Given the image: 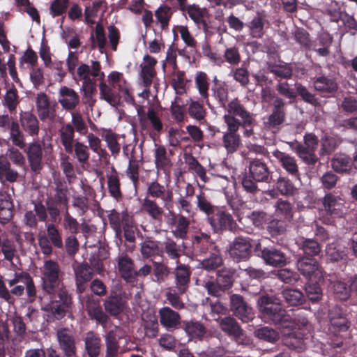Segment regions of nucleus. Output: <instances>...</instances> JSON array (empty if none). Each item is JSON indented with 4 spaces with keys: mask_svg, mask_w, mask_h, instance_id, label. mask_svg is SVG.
Instances as JSON below:
<instances>
[{
    "mask_svg": "<svg viewBox=\"0 0 357 357\" xmlns=\"http://www.w3.org/2000/svg\"><path fill=\"white\" fill-rule=\"evenodd\" d=\"M55 223L56 222H50L45 225L47 231L46 236L50 240L54 248L62 249L63 248L62 233Z\"/></svg>",
    "mask_w": 357,
    "mask_h": 357,
    "instance_id": "obj_54",
    "label": "nucleus"
},
{
    "mask_svg": "<svg viewBox=\"0 0 357 357\" xmlns=\"http://www.w3.org/2000/svg\"><path fill=\"white\" fill-rule=\"evenodd\" d=\"M59 348L66 357L75 356L77 352L75 340L72 333L66 328H61L56 332Z\"/></svg>",
    "mask_w": 357,
    "mask_h": 357,
    "instance_id": "obj_20",
    "label": "nucleus"
},
{
    "mask_svg": "<svg viewBox=\"0 0 357 357\" xmlns=\"http://www.w3.org/2000/svg\"><path fill=\"white\" fill-rule=\"evenodd\" d=\"M36 106L38 117L41 121L54 119L56 116L54 105H51L46 93L42 92L37 95Z\"/></svg>",
    "mask_w": 357,
    "mask_h": 357,
    "instance_id": "obj_24",
    "label": "nucleus"
},
{
    "mask_svg": "<svg viewBox=\"0 0 357 357\" xmlns=\"http://www.w3.org/2000/svg\"><path fill=\"white\" fill-rule=\"evenodd\" d=\"M296 267L307 281H322L324 279L321 267L314 258L301 257L296 261Z\"/></svg>",
    "mask_w": 357,
    "mask_h": 357,
    "instance_id": "obj_12",
    "label": "nucleus"
},
{
    "mask_svg": "<svg viewBox=\"0 0 357 357\" xmlns=\"http://www.w3.org/2000/svg\"><path fill=\"white\" fill-rule=\"evenodd\" d=\"M119 272L126 281L129 282L133 279L135 264L132 259L127 255H122L117 258Z\"/></svg>",
    "mask_w": 357,
    "mask_h": 357,
    "instance_id": "obj_36",
    "label": "nucleus"
},
{
    "mask_svg": "<svg viewBox=\"0 0 357 357\" xmlns=\"http://www.w3.org/2000/svg\"><path fill=\"white\" fill-rule=\"evenodd\" d=\"M193 252L196 255H202L208 252H211L218 248L212 241L210 235L201 232L195 235L192 238Z\"/></svg>",
    "mask_w": 357,
    "mask_h": 357,
    "instance_id": "obj_25",
    "label": "nucleus"
},
{
    "mask_svg": "<svg viewBox=\"0 0 357 357\" xmlns=\"http://www.w3.org/2000/svg\"><path fill=\"white\" fill-rule=\"evenodd\" d=\"M331 167L337 173H344L350 170L353 165L352 159L344 153H336L332 158Z\"/></svg>",
    "mask_w": 357,
    "mask_h": 357,
    "instance_id": "obj_46",
    "label": "nucleus"
},
{
    "mask_svg": "<svg viewBox=\"0 0 357 357\" xmlns=\"http://www.w3.org/2000/svg\"><path fill=\"white\" fill-rule=\"evenodd\" d=\"M258 308L267 321L284 328L291 326V316L277 302L274 296L264 295L258 300Z\"/></svg>",
    "mask_w": 357,
    "mask_h": 357,
    "instance_id": "obj_4",
    "label": "nucleus"
},
{
    "mask_svg": "<svg viewBox=\"0 0 357 357\" xmlns=\"http://www.w3.org/2000/svg\"><path fill=\"white\" fill-rule=\"evenodd\" d=\"M323 211L326 215L333 218L340 217L343 213V203L340 195H335L331 192L325 194L321 199Z\"/></svg>",
    "mask_w": 357,
    "mask_h": 357,
    "instance_id": "obj_19",
    "label": "nucleus"
},
{
    "mask_svg": "<svg viewBox=\"0 0 357 357\" xmlns=\"http://www.w3.org/2000/svg\"><path fill=\"white\" fill-rule=\"evenodd\" d=\"M158 314L160 324L168 331H173L181 327V315L169 307H163L160 309Z\"/></svg>",
    "mask_w": 357,
    "mask_h": 357,
    "instance_id": "obj_22",
    "label": "nucleus"
},
{
    "mask_svg": "<svg viewBox=\"0 0 357 357\" xmlns=\"http://www.w3.org/2000/svg\"><path fill=\"white\" fill-rule=\"evenodd\" d=\"M277 190L284 196H292L296 188L292 181L285 176H280L275 183Z\"/></svg>",
    "mask_w": 357,
    "mask_h": 357,
    "instance_id": "obj_64",
    "label": "nucleus"
},
{
    "mask_svg": "<svg viewBox=\"0 0 357 357\" xmlns=\"http://www.w3.org/2000/svg\"><path fill=\"white\" fill-rule=\"evenodd\" d=\"M252 245L248 237H236L230 245L229 253L234 261H246L251 255Z\"/></svg>",
    "mask_w": 357,
    "mask_h": 357,
    "instance_id": "obj_15",
    "label": "nucleus"
},
{
    "mask_svg": "<svg viewBox=\"0 0 357 357\" xmlns=\"http://www.w3.org/2000/svg\"><path fill=\"white\" fill-rule=\"evenodd\" d=\"M266 22V15L262 13L257 12L248 25L253 38H261L264 36V28Z\"/></svg>",
    "mask_w": 357,
    "mask_h": 357,
    "instance_id": "obj_48",
    "label": "nucleus"
},
{
    "mask_svg": "<svg viewBox=\"0 0 357 357\" xmlns=\"http://www.w3.org/2000/svg\"><path fill=\"white\" fill-rule=\"evenodd\" d=\"M10 129V139L13 144L23 149L26 146L24 142V136L22 131L20 130V125L17 121H10L9 127Z\"/></svg>",
    "mask_w": 357,
    "mask_h": 357,
    "instance_id": "obj_57",
    "label": "nucleus"
},
{
    "mask_svg": "<svg viewBox=\"0 0 357 357\" xmlns=\"http://www.w3.org/2000/svg\"><path fill=\"white\" fill-rule=\"evenodd\" d=\"M191 274L189 266L177 264L173 271L174 286L172 288L176 289L180 294H185L190 287Z\"/></svg>",
    "mask_w": 357,
    "mask_h": 357,
    "instance_id": "obj_18",
    "label": "nucleus"
},
{
    "mask_svg": "<svg viewBox=\"0 0 357 357\" xmlns=\"http://www.w3.org/2000/svg\"><path fill=\"white\" fill-rule=\"evenodd\" d=\"M172 14L171 8L165 4L160 5L155 11V17L162 30L168 28Z\"/></svg>",
    "mask_w": 357,
    "mask_h": 357,
    "instance_id": "obj_58",
    "label": "nucleus"
},
{
    "mask_svg": "<svg viewBox=\"0 0 357 357\" xmlns=\"http://www.w3.org/2000/svg\"><path fill=\"white\" fill-rule=\"evenodd\" d=\"M31 203L33 205V210L26 211L24 215V222L27 227L36 229L38 222H46L48 216L50 222H57L61 220L60 208L47 198L45 204L40 200H33Z\"/></svg>",
    "mask_w": 357,
    "mask_h": 357,
    "instance_id": "obj_2",
    "label": "nucleus"
},
{
    "mask_svg": "<svg viewBox=\"0 0 357 357\" xmlns=\"http://www.w3.org/2000/svg\"><path fill=\"white\" fill-rule=\"evenodd\" d=\"M40 288L43 294H54L61 290H68L64 285V273L59 264L53 260H45L41 268Z\"/></svg>",
    "mask_w": 357,
    "mask_h": 357,
    "instance_id": "obj_3",
    "label": "nucleus"
},
{
    "mask_svg": "<svg viewBox=\"0 0 357 357\" xmlns=\"http://www.w3.org/2000/svg\"><path fill=\"white\" fill-rule=\"evenodd\" d=\"M50 298V303L45 307L50 319L60 320L63 319L71 308L73 298L68 290H61L54 294H44Z\"/></svg>",
    "mask_w": 357,
    "mask_h": 357,
    "instance_id": "obj_6",
    "label": "nucleus"
},
{
    "mask_svg": "<svg viewBox=\"0 0 357 357\" xmlns=\"http://www.w3.org/2000/svg\"><path fill=\"white\" fill-rule=\"evenodd\" d=\"M87 311L91 319L105 328L109 320L108 315L103 311L99 301H88L86 302Z\"/></svg>",
    "mask_w": 357,
    "mask_h": 357,
    "instance_id": "obj_32",
    "label": "nucleus"
},
{
    "mask_svg": "<svg viewBox=\"0 0 357 357\" xmlns=\"http://www.w3.org/2000/svg\"><path fill=\"white\" fill-rule=\"evenodd\" d=\"M154 152L155 165L158 171L166 173L172 165L170 159L167 156V151L163 146L155 144Z\"/></svg>",
    "mask_w": 357,
    "mask_h": 357,
    "instance_id": "obj_47",
    "label": "nucleus"
},
{
    "mask_svg": "<svg viewBox=\"0 0 357 357\" xmlns=\"http://www.w3.org/2000/svg\"><path fill=\"white\" fill-rule=\"evenodd\" d=\"M227 114L223 116L225 124L235 121L236 127L244 129L243 135L245 137H250L254 135V127L256 120L252 113L248 111L241 103L238 98L233 99L227 103L226 108Z\"/></svg>",
    "mask_w": 357,
    "mask_h": 357,
    "instance_id": "obj_1",
    "label": "nucleus"
},
{
    "mask_svg": "<svg viewBox=\"0 0 357 357\" xmlns=\"http://www.w3.org/2000/svg\"><path fill=\"white\" fill-rule=\"evenodd\" d=\"M318 144L319 139L314 134L306 133L304 135V144H297L295 151L305 163L314 165L318 161V158L315 154Z\"/></svg>",
    "mask_w": 357,
    "mask_h": 357,
    "instance_id": "obj_11",
    "label": "nucleus"
},
{
    "mask_svg": "<svg viewBox=\"0 0 357 357\" xmlns=\"http://www.w3.org/2000/svg\"><path fill=\"white\" fill-rule=\"evenodd\" d=\"M72 267L75 274V279L90 282L93 278V269L86 262L75 261L73 262Z\"/></svg>",
    "mask_w": 357,
    "mask_h": 357,
    "instance_id": "obj_45",
    "label": "nucleus"
},
{
    "mask_svg": "<svg viewBox=\"0 0 357 357\" xmlns=\"http://www.w3.org/2000/svg\"><path fill=\"white\" fill-rule=\"evenodd\" d=\"M162 251L170 259L174 260L176 264L180 263V257L183 254L181 246L170 238H167L165 241H164Z\"/></svg>",
    "mask_w": 357,
    "mask_h": 357,
    "instance_id": "obj_51",
    "label": "nucleus"
},
{
    "mask_svg": "<svg viewBox=\"0 0 357 357\" xmlns=\"http://www.w3.org/2000/svg\"><path fill=\"white\" fill-rule=\"evenodd\" d=\"M329 319L327 343L332 348H341L344 342L343 334L349 330L350 323L342 315L339 314L337 317L333 315V310H331L329 312Z\"/></svg>",
    "mask_w": 357,
    "mask_h": 357,
    "instance_id": "obj_8",
    "label": "nucleus"
},
{
    "mask_svg": "<svg viewBox=\"0 0 357 357\" xmlns=\"http://www.w3.org/2000/svg\"><path fill=\"white\" fill-rule=\"evenodd\" d=\"M108 220L110 227L115 232L116 237L121 238L122 233L126 240L132 243L135 241V227L134 220L127 211L119 213L115 209L110 211L108 214Z\"/></svg>",
    "mask_w": 357,
    "mask_h": 357,
    "instance_id": "obj_5",
    "label": "nucleus"
},
{
    "mask_svg": "<svg viewBox=\"0 0 357 357\" xmlns=\"http://www.w3.org/2000/svg\"><path fill=\"white\" fill-rule=\"evenodd\" d=\"M107 188L111 197L117 201L122 199L120 179L114 167H112V174L107 176Z\"/></svg>",
    "mask_w": 357,
    "mask_h": 357,
    "instance_id": "obj_49",
    "label": "nucleus"
},
{
    "mask_svg": "<svg viewBox=\"0 0 357 357\" xmlns=\"http://www.w3.org/2000/svg\"><path fill=\"white\" fill-rule=\"evenodd\" d=\"M45 143L43 141H34L29 143L23 149L29 163L31 170L35 174H39L43 167V149Z\"/></svg>",
    "mask_w": 357,
    "mask_h": 357,
    "instance_id": "obj_14",
    "label": "nucleus"
},
{
    "mask_svg": "<svg viewBox=\"0 0 357 357\" xmlns=\"http://www.w3.org/2000/svg\"><path fill=\"white\" fill-rule=\"evenodd\" d=\"M100 70V63L98 61H93L91 66L86 63H82L77 69V74L81 80L84 81L91 79L90 75L93 78L98 77L100 75L104 77V73Z\"/></svg>",
    "mask_w": 357,
    "mask_h": 357,
    "instance_id": "obj_35",
    "label": "nucleus"
},
{
    "mask_svg": "<svg viewBox=\"0 0 357 357\" xmlns=\"http://www.w3.org/2000/svg\"><path fill=\"white\" fill-rule=\"evenodd\" d=\"M182 328L191 339L202 340L206 333V329L202 323L196 320L183 321Z\"/></svg>",
    "mask_w": 357,
    "mask_h": 357,
    "instance_id": "obj_37",
    "label": "nucleus"
},
{
    "mask_svg": "<svg viewBox=\"0 0 357 357\" xmlns=\"http://www.w3.org/2000/svg\"><path fill=\"white\" fill-rule=\"evenodd\" d=\"M296 244L306 257L317 256L321 251V247L314 238L300 237L296 239Z\"/></svg>",
    "mask_w": 357,
    "mask_h": 357,
    "instance_id": "obj_33",
    "label": "nucleus"
},
{
    "mask_svg": "<svg viewBox=\"0 0 357 357\" xmlns=\"http://www.w3.org/2000/svg\"><path fill=\"white\" fill-rule=\"evenodd\" d=\"M230 122L227 126V131L223 132L222 145L226 149L227 154L237 151L241 145V139L238 133L239 128L236 127L235 121Z\"/></svg>",
    "mask_w": 357,
    "mask_h": 357,
    "instance_id": "obj_17",
    "label": "nucleus"
},
{
    "mask_svg": "<svg viewBox=\"0 0 357 357\" xmlns=\"http://www.w3.org/2000/svg\"><path fill=\"white\" fill-rule=\"evenodd\" d=\"M249 172L255 181L269 183L271 172L267 164L261 159H253L250 161Z\"/></svg>",
    "mask_w": 357,
    "mask_h": 357,
    "instance_id": "obj_26",
    "label": "nucleus"
},
{
    "mask_svg": "<svg viewBox=\"0 0 357 357\" xmlns=\"http://www.w3.org/2000/svg\"><path fill=\"white\" fill-rule=\"evenodd\" d=\"M315 91L324 96H333L338 90V84L335 77L329 75H321L313 79Z\"/></svg>",
    "mask_w": 357,
    "mask_h": 357,
    "instance_id": "obj_21",
    "label": "nucleus"
},
{
    "mask_svg": "<svg viewBox=\"0 0 357 357\" xmlns=\"http://www.w3.org/2000/svg\"><path fill=\"white\" fill-rule=\"evenodd\" d=\"M223 263V259L218 248L210 252V256L204 259L200 264L203 269L206 271H214L220 267Z\"/></svg>",
    "mask_w": 357,
    "mask_h": 357,
    "instance_id": "obj_52",
    "label": "nucleus"
},
{
    "mask_svg": "<svg viewBox=\"0 0 357 357\" xmlns=\"http://www.w3.org/2000/svg\"><path fill=\"white\" fill-rule=\"evenodd\" d=\"M58 102L68 112L73 111L79 103V96L73 89L62 86L59 91Z\"/></svg>",
    "mask_w": 357,
    "mask_h": 357,
    "instance_id": "obj_23",
    "label": "nucleus"
},
{
    "mask_svg": "<svg viewBox=\"0 0 357 357\" xmlns=\"http://www.w3.org/2000/svg\"><path fill=\"white\" fill-rule=\"evenodd\" d=\"M54 190V195L47 198L60 209L61 206L68 208V188L65 183H63L60 181H57Z\"/></svg>",
    "mask_w": 357,
    "mask_h": 357,
    "instance_id": "obj_38",
    "label": "nucleus"
},
{
    "mask_svg": "<svg viewBox=\"0 0 357 357\" xmlns=\"http://www.w3.org/2000/svg\"><path fill=\"white\" fill-rule=\"evenodd\" d=\"M195 83L199 95L208 104V89L209 79L207 74L204 72L199 71L196 74Z\"/></svg>",
    "mask_w": 357,
    "mask_h": 357,
    "instance_id": "obj_55",
    "label": "nucleus"
},
{
    "mask_svg": "<svg viewBox=\"0 0 357 357\" xmlns=\"http://www.w3.org/2000/svg\"><path fill=\"white\" fill-rule=\"evenodd\" d=\"M61 143L66 153L71 154L73 152V143L75 137V128L71 123H68L62 126L59 130Z\"/></svg>",
    "mask_w": 357,
    "mask_h": 357,
    "instance_id": "obj_39",
    "label": "nucleus"
},
{
    "mask_svg": "<svg viewBox=\"0 0 357 357\" xmlns=\"http://www.w3.org/2000/svg\"><path fill=\"white\" fill-rule=\"evenodd\" d=\"M181 103V98L176 96L170 106V113L173 119L178 123H183L185 120L186 109Z\"/></svg>",
    "mask_w": 357,
    "mask_h": 357,
    "instance_id": "obj_61",
    "label": "nucleus"
},
{
    "mask_svg": "<svg viewBox=\"0 0 357 357\" xmlns=\"http://www.w3.org/2000/svg\"><path fill=\"white\" fill-rule=\"evenodd\" d=\"M146 197L152 199H160L163 202L164 208L170 210L173 207V192L157 180L147 182L146 184Z\"/></svg>",
    "mask_w": 357,
    "mask_h": 357,
    "instance_id": "obj_13",
    "label": "nucleus"
},
{
    "mask_svg": "<svg viewBox=\"0 0 357 357\" xmlns=\"http://www.w3.org/2000/svg\"><path fill=\"white\" fill-rule=\"evenodd\" d=\"M106 351L105 357H118L120 345L119 337L117 336L116 332L110 330L104 336Z\"/></svg>",
    "mask_w": 357,
    "mask_h": 357,
    "instance_id": "obj_40",
    "label": "nucleus"
},
{
    "mask_svg": "<svg viewBox=\"0 0 357 357\" xmlns=\"http://www.w3.org/2000/svg\"><path fill=\"white\" fill-rule=\"evenodd\" d=\"M20 121L23 130L29 135L33 137L38 135L40 131L39 121L33 114L29 112L20 114Z\"/></svg>",
    "mask_w": 357,
    "mask_h": 357,
    "instance_id": "obj_29",
    "label": "nucleus"
},
{
    "mask_svg": "<svg viewBox=\"0 0 357 357\" xmlns=\"http://www.w3.org/2000/svg\"><path fill=\"white\" fill-rule=\"evenodd\" d=\"M207 222L214 233L225 231H234L237 227L233 215L224 208L218 207L212 215L206 218Z\"/></svg>",
    "mask_w": 357,
    "mask_h": 357,
    "instance_id": "obj_9",
    "label": "nucleus"
},
{
    "mask_svg": "<svg viewBox=\"0 0 357 357\" xmlns=\"http://www.w3.org/2000/svg\"><path fill=\"white\" fill-rule=\"evenodd\" d=\"M230 310L236 317L244 323L249 322L254 317L252 308L239 294H234L230 296Z\"/></svg>",
    "mask_w": 357,
    "mask_h": 357,
    "instance_id": "obj_16",
    "label": "nucleus"
},
{
    "mask_svg": "<svg viewBox=\"0 0 357 357\" xmlns=\"http://www.w3.org/2000/svg\"><path fill=\"white\" fill-rule=\"evenodd\" d=\"M187 112L190 118L200 123L206 121L207 112L203 102L198 100H191L187 108Z\"/></svg>",
    "mask_w": 357,
    "mask_h": 357,
    "instance_id": "obj_50",
    "label": "nucleus"
},
{
    "mask_svg": "<svg viewBox=\"0 0 357 357\" xmlns=\"http://www.w3.org/2000/svg\"><path fill=\"white\" fill-rule=\"evenodd\" d=\"M255 256L261 258L266 265L281 268L290 262V257L280 245H262L260 243L255 245L254 250Z\"/></svg>",
    "mask_w": 357,
    "mask_h": 357,
    "instance_id": "obj_7",
    "label": "nucleus"
},
{
    "mask_svg": "<svg viewBox=\"0 0 357 357\" xmlns=\"http://www.w3.org/2000/svg\"><path fill=\"white\" fill-rule=\"evenodd\" d=\"M292 38L303 50H311L313 41L310 33L303 27H295L291 31Z\"/></svg>",
    "mask_w": 357,
    "mask_h": 357,
    "instance_id": "obj_43",
    "label": "nucleus"
},
{
    "mask_svg": "<svg viewBox=\"0 0 357 357\" xmlns=\"http://www.w3.org/2000/svg\"><path fill=\"white\" fill-rule=\"evenodd\" d=\"M254 334L258 339L271 343L276 342L280 338V335L278 331L268 326L256 329Z\"/></svg>",
    "mask_w": 357,
    "mask_h": 357,
    "instance_id": "obj_60",
    "label": "nucleus"
},
{
    "mask_svg": "<svg viewBox=\"0 0 357 357\" xmlns=\"http://www.w3.org/2000/svg\"><path fill=\"white\" fill-rule=\"evenodd\" d=\"M84 350L89 357H98L100 354L102 342L98 334L89 331L84 340Z\"/></svg>",
    "mask_w": 357,
    "mask_h": 357,
    "instance_id": "obj_31",
    "label": "nucleus"
},
{
    "mask_svg": "<svg viewBox=\"0 0 357 357\" xmlns=\"http://www.w3.org/2000/svg\"><path fill=\"white\" fill-rule=\"evenodd\" d=\"M273 155L278 160L281 167L291 176L298 178L300 175L298 166L296 158L290 155L275 150L273 153Z\"/></svg>",
    "mask_w": 357,
    "mask_h": 357,
    "instance_id": "obj_27",
    "label": "nucleus"
},
{
    "mask_svg": "<svg viewBox=\"0 0 357 357\" xmlns=\"http://www.w3.org/2000/svg\"><path fill=\"white\" fill-rule=\"evenodd\" d=\"M18 177L17 171L11 168L8 158L3 155H0V179L14 183L17 181Z\"/></svg>",
    "mask_w": 357,
    "mask_h": 357,
    "instance_id": "obj_41",
    "label": "nucleus"
},
{
    "mask_svg": "<svg viewBox=\"0 0 357 357\" xmlns=\"http://www.w3.org/2000/svg\"><path fill=\"white\" fill-rule=\"evenodd\" d=\"M100 96L110 105L117 107L120 105L121 95L115 91L112 86H108L104 82L99 84Z\"/></svg>",
    "mask_w": 357,
    "mask_h": 357,
    "instance_id": "obj_44",
    "label": "nucleus"
},
{
    "mask_svg": "<svg viewBox=\"0 0 357 357\" xmlns=\"http://www.w3.org/2000/svg\"><path fill=\"white\" fill-rule=\"evenodd\" d=\"M220 327L228 336L232 337L236 341L241 339L243 330L236 320L231 317H225L220 319Z\"/></svg>",
    "mask_w": 357,
    "mask_h": 357,
    "instance_id": "obj_30",
    "label": "nucleus"
},
{
    "mask_svg": "<svg viewBox=\"0 0 357 357\" xmlns=\"http://www.w3.org/2000/svg\"><path fill=\"white\" fill-rule=\"evenodd\" d=\"M275 213L278 216L290 221L293 218L294 208L289 201L280 199L275 204Z\"/></svg>",
    "mask_w": 357,
    "mask_h": 357,
    "instance_id": "obj_59",
    "label": "nucleus"
},
{
    "mask_svg": "<svg viewBox=\"0 0 357 357\" xmlns=\"http://www.w3.org/2000/svg\"><path fill=\"white\" fill-rule=\"evenodd\" d=\"M140 209L147 215L151 220L160 222L164 215L163 207L160 206L155 199L145 197L141 203Z\"/></svg>",
    "mask_w": 357,
    "mask_h": 357,
    "instance_id": "obj_28",
    "label": "nucleus"
},
{
    "mask_svg": "<svg viewBox=\"0 0 357 357\" xmlns=\"http://www.w3.org/2000/svg\"><path fill=\"white\" fill-rule=\"evenodd\" d=\"M282 296L285 301L291 306H297L301 305L305 301V296L298 289H284L282 291Z\"/></svg>",
    "mask_w": 357,
    "mask_h": 357,
    "instance_id": "obj_62",
    "label": "nucleus"
},
{
    "mask_svg": "<svg viewBox=\"0 0 357 357\" xmlns=\"http://www.w3.org/2000/svg\"><path fill=\"white\" fill-rule=\"evenodd\" d=\"M211 91L213 96L218 101L220 107L227 108L228 101V89L224 82L219 81L216 77L213 79Z\"/></svg>",
    "mask_w": 357,
    "mask_h": 357,
    "instance_id": "obj_42",
    "label": "nucleus"
},
{
    "mask_svg": "<svg viewBox=\"0 0 357 357\" xmlns=\"http://www.w3.org/2000/svg\"><path fill=\"white\" fill-rule=\"evenodd\" d=\"M140 252L144 258H149L160 253L159 242L153 241L150 238H146L141 243Z\"/></svg>",
    "mask_w": 357,
    "mask_h": 357,
    "instance_id": "obj_63",
    "label": "nucleus"
},
{
    "mask_svg": "<svg viewBox=\"0 0 357 357\" xmlns=\"http://www.w3.org/2000/svg\"><path fill=\"white\" fill-rule=\"evenodd\" d=\"M170 213L174 217L172 220L175 224V229L173 231L174 236L177 238L185 239L190 225L189 217H185L180 213L176 215L174 212L171 211Z\"/></svg>",
    "mask_w": 357,
    "mask_h": 357,
    "instance_id": "obj_34",
    "label": "nucleus"
},
{
    "mask_svg": "<svg viewBox=\"0 0 357 357\" xmlns=\"http://www.w3.org/2000/svg\"><path fill=\"white\" fill-rule=\"evenodd\" d=\"M295 87L296 90V96L298 95L303 101L314 107L321 106L319 99L315 96V94L310 92L306 86H303L301 83H296L295 84Z\"/></svg>",
    "mask_w": 357,
    "mask_h": 357,
    "instance_id": "obj_56",
    "label": "nucleus"
},
{
    "mask_svg": "<svg viewBox=\"0 0 357 357\" xmlns=\"http://www.w3.org/2000/svg\"><path fill=\"white\" fill-rule=\"evenodd\" d=\"M236 272V269L226 267L218 271L216 279L225 291L232 287L235 280Z\"/></svg>",
    "mask_w": 357,
    "mask_h": 357,
    "instance_id": "obj_53",
    "label": "nucleus"
},
{
    "mask_svg": "<svg viewBox=\"0 0 357 357\" xmlns=\"http://www.w3.org/2000/svg\"><path fill=\"white\" fill-rule=\"evenodd\" d=\"M124 294L125 292L121 286L117 284L112 287L109 291V296L103 303L106 312L115 317L121 314L126 305V301L123 297Z\"/></svg>",
    "mask_w": 357,
    "mask_h": 357,
    "instance_id": "obj_10",
    "label": "nucleus"
}]
</instances>
